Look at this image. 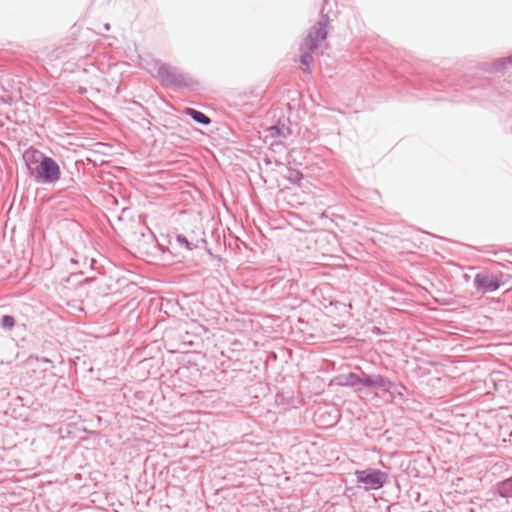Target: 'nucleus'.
<instances>
[{
    "label": "nucleus",
    "instance_id": "obj_1",
    "mask_svg": "<svg viewBox=\"0 0 512 512\" xmlns=\"http://www.w3.org/2000/svg\"><path fill=\"white\" fill-rule=\"evenodd\" d=\"M148 72L156 77L162 86L175 91L180 89L196 90L199 88V81L190 75L177 69L176 66H153Z\"/></svg>",
    "mask_w": 512,
    "mask_h": 512
},
{
    "label": "nucleus",
    "instance_id": "obj_2",
    "mask_svg": "<svg viewBox=\"0 0 512 512\" xmlns=\"http://www.w3.org/2000/svg\"><path fill=\"white\" fill-rule=\"evenodd\" d=\"M327 23L328 17L323 16L317 25L312 27L309 31L308 36L301 46L300 64L306 65L313 61L312 57L308 52L305 51V49L309 50L310 52H314L319 47H321L322 42H324L327 37Z\"/></svg>",
    "mask_w": 512,
    "mask_h": 512
},
{
    "label": "nucleus",
    "instance_id": "obj_3",
    "mask_svg": "<svg viewBox=\"0 0 512 512\" xmlns=\"http://www.w3.org/2000/svg\"><path fill=\"white\" fill-rule=\"evenodd\" d=\"M30 176L38 184H55L61 178L59 164L50 156H46L34 168Z\"/></svg>",
    "mask_w": 512,
    "mask_h": 512
},
{
    "label": "nucleus",
    "instance_id": "obj_4",
    "mask_svg": "<svg viewBox=\"0 0 512 512\" xmlns=\"http://www.w3.org/2000/svg\"><path fill=\"white\" fill-rule=\"evenodd\" d=\"M358 483L363 484L365 490H379L388 480V473L376 468H366L354 472Z\"/></svg>",
    "mask_w": 512,
    "mask_h": 512
},
{
    "label": "nucleus",
    "instance_id": "obj_5",
    "mask_svg": "<svg viewBox=\"0 0 512 512\" xmlns=\"http://www.w3.org/2000/svg\"><path fill=\"white\" fill-rule=\"evenodd\" d=\"M508 277L507 274L502 272L492 275L478 273L474 277V287L483 293L494 292L506 283Z\"/></svg>",
    "mask_w": 512,
    "mask_h": 512
},
{
    "label": "nucleus",
    "instance_id": "obj_6",
    "mask_svg": "<svg viewBox=\"0 0 512 512\" xmlns=\"http://www.w3.org/2000/svg\"><path fill=\"white\" fill-rule=\"evenodd\" d=\"M47 155L43 153L42 151L29 147L26 149L23 153V160L25 163V166L28 170L29 176L32 175V172H34V167L38 165V163L41 162L43 158H45Z\"/></svg>",
    "mask_w": 512,
    "mask_h": 512
},
{
    "label": "nucleus",
    "instance_id": "obj_7",
    "mask_svg": "<svg viewBox=\"0 0 512 512\" xmlns=\"http://www.w3.org/2000/svg\"><path fill=\"white\" fill-rule=\"evenodd\" d=\"M184 113L202 126H208L211 123V119L205 113L197 109L188 107L185 108Z\"/></svg>",
    "mask_w": 512,
    "mask_h": 512
},
{
    "label": "nucleus",
    "instance_id": "obj_8",
    "mask_svg": "<svg viewBox=\"0 0 512 512\" xmlns=\"http://www.w3.org/2000/svg\"><path fill=\"white\" fill-rule=\"evenodd\" d=\"M29 364L35 367V369L33 370L34 372H36V369H38L44 374V376L48 371L46 367H43L44 364H49L51 369L55 367L53 361L47 357H35L34 359L31 357L29 360Z\"/></svg>",
    "mask_w": 512,
    "mask_h": 512
},
{
    "label": "nucleus",
    "instance_id": "obj_9",
    "mask_svg": "<svg viewBox=\"0 0 512 512\" xmlns=\"http://www.w3.org/2000/svg\"><path fill=\"white\" fill-rule=\"evenodd\" d=\"M344 382L342 383L345 386L353 387L357 390H361L362 387V372L360 374L357 373H348L343 377Z\"/></svg>",
    "mask_w": 512,
    "mask_h": 512
},
{
    "label": "nucleus",
    "instance_id": "obj_10",
    "mask_svg": "<svg viewBox=\"0 0 512 512\" xmlns=\"http://www.w3.org/2000/svg\"><path fill=\"white\" fill-rule=\"evenodd\" d=\"M405 391L406 387L404 385L389 381V388H386L385 392L389 393L392 398H399L401 400H404Z\"/></svg>",
    "mask_w": 512,
    "mask_h": 512
},
{
    "label": "nucleus",
    "instance_id": "obj_11",
    "mask_svg": "<svg viewBox=\"0 0 512 512\" xmlns=\"http://www.w3.org/2000/svg\"><path fill=\"white\" fill-rule=\"evenodd\" d=\"M498 495L502 498L512 497V477L502 481L497 488Z\"/></svg>",
    "mask_w": 512,
    "mask_h": 512
},
{
    "label": "nucleus",
    "instance_id": "obj_12",
    "mask_svg": "<svg viewBox=\"0 0 512 512\" xmlns=\"http://www.w3.org/2000/svg\"><path fill=\"white\" fill-rule=\"evenodd\" d=\"M389 379L380 374H374L373 376V386L372 388L380 389L385 392L386 388H389Z\"/></svg>",
    "mask_w": 512,
    "mask_h": 512
},
{
    "label": "nucleus",
    "instance_id": "obj_13",
    "mask_svg": "<svg viewBox=\"0 0 512 512\" xmlns=\"http://www.w3.org/2000/svg\"><path fill=\"white\" fill-rule=\"evenodd\" d=\"M175 241L177 242V244L180 247H183V248H185L188 251H192V250H194L197 247L196 244L190 242L187 239V237L182 235V234H177L176 237H175Z\"/></svg>",
    "mask_w": 512,
    "mask_h": 512
},
{
    "label": "nucleus",
    "instance_id": "obj_14",
    "mask_svg": "<svg viewBox=\"0 0 512 512\" xmlns=\"http://www.w3.org/2000/svg\"><path fill=\"white\" fill-rule=\"evenodd\" d=\"M16 320L12 315H4L1 318L0 326L4 330H11L15 326Z\"/></svg>",
    "mask_w": 512,
    "mask_h": 512
},
{
    "label": "nucleus",
    "instance_id": "obj_15",
    "mask_svg": "<svg viewBox=\"0 0 512 512\" xmlns=\"http://www.w3.org/2000/svg\"><path fill=\"white\" fill-rule=\"evenodd\" d=\"M374 374L362 372V387L372 388Z\"/></svg>",
    "mask_w": 512,
    "mask_h": 512
},
{
    "label": "nucleus",
    "instance_id": "obj_16",
    "mask_svg": "<svg viewBox=\"0 0 512 512\" xmlns=\"http://www.w3.org/2000/svg\"><path fill=\"white\" fill-rule=\"evenodd\" d=\"M289 181L293 184H300V181L303 179L302 175L298 171H291L288 177Z\"/></svg>",
    "mask_w": 512,
    "mask_h": 512
},
{
    "label": "nucleus",
    "instance_id": "obj_17",
    "mask_svg": "<svg viewBox=\"0 0 512 512\" xmlns=\"http://www.w3.org/2000/svg\"><path fill=\"white\" fill-rule=\"evenodd\" d=\"M489 69H485V71H493L492 68H495V71L496 72H500L502 69H505L507 68L508 66H504V65H501V66H487Z\"/></svg>",
    "mask_w": 512,
    "mask_h": 512
},
{
    "label": "nucleus",
    "instance_id": "obj_18",
    "mask_svg": "<svg viewBox=\"0 0 512 512\" xmlns=\"http://www.w3.org/2000/svg\"><path fill=\"white\" fill-rule=\"evenodd\" d=\"M272 131H275V132H272L271 135L274 136L275 134L279 135L280 134V128L279 127H272L271 128Z\"/></svg>",
    "mask_w": 512,
    "mask_h": 512
},
{
    "label": "nucleus",
    "instance_id": "obj_19",
    "mask_svg": "<svg viewBox=\"0 0 512 512\" xmlns=\"http://www.w3.org/2000/svg\"><path fill=\"white\" fill-rule=\"evenodd\" d=\"M501 64H512V55L505 59Z\"/></svg>",
    "mask_w": 512,
    "mask_h": 512
},
{
    "label": "nucleus",
    "instance_id": "obj_20",
    "mask_svg": "<svg viewBox=\"0 0 512 512\" xmlns=\"http://www.w3.org/2000/svg\"><path fill=\"white\" fill-rule=\"evenodd\" d=\"M304 72H306V73H312V66H310V65L305 66V68H304Z\"/></svg>",
    "mask_w": 512,
    "mask_h": 512
},
{
    "label": "nucleus",
    "instance_id": "obj_21",
    "mask_svg": "<svg viewBox=\"0 0 512 512\" xmlns=\"http://www.w3.org/2000/svg\"><path fill=\"white\" fill-rule=\"evenodd\" d=\"M376 333H381L379 328H376Z\"/></svg>",
    "mask_w": 512,
    "mask_h": 512
}]
</instances>
